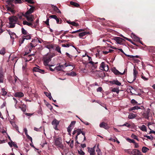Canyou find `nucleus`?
Wrapping results in <instances>:
<instances>
[{
	"mask_svg": "<svg viewBox=\"0 0 155 155\" xmlns=\"http://www.w3.org/2000/svg\"><path fill=\"white\" fill-rule=\"evenodd\" d=\"M113 40L115 41L117 44H121L124 40L120 37H115L113 38Z\"/></svg>",
	"mask_w": 155,
	"mask_h": 155,
	"instance_id": "9d476101",
	"label": "nucleus"
},
{
	"mask_svg": "<svg viewBox=\"0 0 155 155\" xmlns=\"http://www.w3.org/2000/svg\"><path fill=\"white\" fill-rule=\"evenodd\" d=\"M9 28H13L15 26V24L18 20V18L15 16H11L9 18Z\"/></svg>",
	"mask_w": 155,
	"mask_h": 155,
	"instance_id": "f257e3e1",
	"label": "nucleus"
},
{
	"mask_svg": "<svg viewBox=\"0 0 155 155\" xmlns=\"http://www.w3.org/2000/svg\"><path fill=\"white\" fill-rule=\"evenodd\" d=\"M71 23V25L76 27L78 26L79 25L78 23H75L74 21H72Z\"/></svg>",
	"mask_w": 155,
	"mask_h": 155,
	"instance_id": "37998d69",
	"label": "nucleus"
},
{
	"mask_svg": "<svg viewBox=\"0 0 155 155\" xmlns=\"http://www.w3.org/2000/svg\"><path fill=\"white\" fill-rule=\"evenodd\" d=\"M99 126L100 127L103 128L105 129H107L109 128L108 124L104 122L100 123Z\"/></svg>",
	"mask_w": 155,
	"mask_h": 155,
	"instance_id": "9b49d317",
	"label": "nucleus"
},
{
	"mask_svg": "<svg viewBox=\"0 0 155 155\" xmlns=\"http://www.w3.org/2000/svg\"><path fill=\"white\" fill-rule=\"evenodd\" d=\"M47 48L48 49H51L53 48L54 46L52 45H47L46 46Z\"/></svg>",
	"mask_w": 155,
	"mask_h": 155,
	"instance_id": "13d9d810",
	"label": "nucleus"
},
{
	"mask_svg": "<svg viewBox=\"0 0 155 155\" xmlns=\"http://www.w3.org/2000/svg\"><path fill=\"white\" fill-rule=\"evenodd\" d=\"M89 34L90 32H89L84 31L79 33L78 36L80 37H81Z\"/></svg>",
	"mask_w": 155,
	"mask_h": 155,
	"instance_id": "412c9836",
	"label": "nucleus"
},
{
	"mask_svg": "<svg viewBox=\"0 0 155 155\" xmlns=\"http://www.w3.org/2000/svg\"><path fill=\"white\" fill-rule=\"evenodd\" d=\"M33 71H34L38 72L42 74L45 73V71L44 70L41 69L37 67H34L33 68Z\"/></svg>",
	"mask_w": 155,
	"mask_h": 155,
	"instance_id": "ddd939ff",
	"label": "nucleus"
},
{
	"mask_svg": "<svg viewBox=\"0 0 155 155\" xmlns=\"http://www.w3.org/2000/svg\"><path fill=\"white\" fill-rule=\"evenodd\" d=\"M87 149L88 152L90 153V154L91 153H95V150L93 148L88 147Z\"/></svg>",
	"mask_w": 155,
	"mask_h": 155,
	"instance_id": "c85d7f7f",
	"label": "nucleus"
},
{
	"mask_svg": "<svg viewBox=\"0 0 155 155\" xmlns=\"http://www.w3.org/2000/svg\"><path fill=\"white\" fill-rule=\"evenodd\" d=\"M14 3L15 4L18 3H22V1L21 0H15L14 1Z\"/></svg>",
	"mask_w": 155,
	"mask_h": 155,
	"instance_id": "6e6d98bb",
	"label": "nucleus"
},
{
	"mask_svg": "<svg viewBox=\"0 0 155 155\" xmlns=\"http://www.w3.org/2000/svg\"><path fill=\"white\" fill-rule=\"evenodd\" d=\"M121 126H126L130 128L131 126V125L130 124H129L127 123H126L123 125H122Z\"/></svg>",
	"mask_w": 155,
	"mask_h": 155,
	"instance_id": "49530a36",
	"label": "nucleus"
},
{
	"mask_svg": "<svg viewBox=\"0 0 155 155\" xmlns=\"http://www.w3.org/2000/svg\"><path fill=\"white\" fill-rule=\"evenodd\" d=\"M24 17L26 18L27 20L29 22L32 23L34 20V16L33 15H24Z\"/></svg>",
	"mask_w": 155,
	"mask_h": 155,
	"instance_id": "423d86ee",
	"label": "nucleus"
},
{
	"mask_svg": "<svg viewBox=\"0 0 155 155\" xmlns=\"http://www.w3.org/2000/svg\"><path fill=\"white\" fill-rule=\"evenodd\" d=\"M22 36L23 37V38H25V39L29 40L31 38L30 35L29 34L25 35H23Z\"/></svg>",
	"mask_w": 155,
	"mask_h": 155,
	"instance_id": "c756f323",
	"label": "nucleus"
},
{
	"mask_svg": "<svg viewBox=\"0 0 155 155\" xmlns=\"http://www.w3.org/2000/svg\"><path fill=\"white\" fill-rule=\"evenodd\" d=\"M14 0H8L6 1L7 3L9 6H6V8L8 11H10L12 8H14V5L12 4Z\"/></svg>",
	"mask_w": 155,
	"mask_h": 155,
	"instance_id": "7ed1b4c3",
	"label": "nucleus"
},
{
	"mask_svg": "<svg viewBox=\"0 0 155 155\" xmlns=\"http://www.w3.org/2000/svg\"><path fill=\"white\" fill-rule=\"evenodd\" d=\"M55 70L57 71H58L62 70L60 67L59 65L58 66L55 68Z\"/></svg>",
	"mask_w": 155,
	"mask_h": 155,
	"instance_id": "c03bdc74",
	"label": "nucleus"
},
{
	"mask_svg": "<svg viewBox=\"0 0 155 155\" xmlns=\"http://www.w3.org/2000/svg\"><path fill=\"white\" fill-rule=\"evenodd\" d=\"M60 121L56 119H54L52 122V124L54 125H58L59 124Z\"/></svg>",
	"mask_w": 155,
	"mask_h": 155,
	"instance_id": "5701e85b",
	"label": "nucleus"
},
{
	"mask_svg": "<svg viewBox=\"0 0 155 155\" xmlns=\"http://www.w3.org/2000/svg\"><path fill=\"white\" fill-rule=\"evenodd\" d=\"M102 90V88L101 87H99L97 89V92H101Z\"/></svg>",
	"mask_w": 155,
	"mask_h": 155,
	"instance_id": "774afa93",
	"label": "nucleus"
},
{
	"mask_svg": "<svg viewBox=\"0 0 155 155\" xmlns=\"http://www.w3.org/2000/svg\"><path fill=\"white\" fill-rule=\"evenodd\" d=\"M112 91L118 93L119 92V90L118 89V88H114L112 89Z\"/></svg>",
	"mask_w": 155,
	"mask_h": 155,
	"instance_id": "e433bc0d",
	"label": "nucleus"
},
{
	"mask_svg": "<svg viewBox=\"0 0 155 155\" xmlns=\"http://www.w3.org/2000/svg\"><path fill=\"white\" fill-rule=\"evenodd\" d=\"M7 90L5 88H2V91L1 93L3 96H5L7 95Z\"/></svg>",
	"mask_w": 155,
	"mask_h": 155,
	"instance_id": "393cba45",
	"label": "nucleus"
},
{
	"mask_svg": "<svg viewBox=\"0 0 155 155\" xmlns=\"http://www.w3.org/2000/svg\"><path fill=\"white\" fill-rule=\"evenodd\" d=\"M81 129H77V135L78 136L81 132Z\"/></svg>",
	"mask_w": 155,
	"mask_h": 155,
	"instance_id": "a19ab883",
	"label": "nucleus"
},
{
	"mask_svg": "<svg viewBox=\"0 0 155 155\" xmlns=\"http://www.w3.org/2000/svg\"><path fill=\"white\" fill-rule=\"evenodd\" d=\"M131 153L133 155H142L141 152L140 151L137 149H134L131 151Z\"/></svg>",
	"mask_w": 155,
	"mask_h": 155,
	"instance_id": "4468645a",
	"label": "nucleus"
},
{
	"mask_svg": "<svg viewBox=\"0 0 155 155\" xmlns=\"http://www.w3.org/2000/svg\"><path fill=\"white\" fill-rule=\"evenodd\" d=\"M147 125H148V127L149 128V129L150 130H151L150 128H151V126H152V125H153V124L151 122L149 123Z\"/></svg>",
	"mask_w": 155,
	"mask_h": 155,
	"instance_id": "bf43d9fd",
	"label": "nucleus"
},
{
	"mask_svg": "<svg viewBox=\"0 0 155 155\" xmlns=\"http://www.w3.org/2000/svg\"><path fill=\"white\" fill-rule=\"evenodd\" d=\"M139 127L142 131H145V126L144 125H143L142 126H140Z\"/></svg>",
	"mask_w": 155,
	"mask_h": 155,
	"instance_id": "4c0bfd02",
	"label": "nucleus"
},
{
	"mask_svg": "<svg viewBox=\"0 0 155 155\" xmlns=\"http://www.w3.org/2000/svg\"><path fill=\"white\" fill-rule=\"evenodd\" d=\"M57 17V16L55 15H50L49 17V18H53L55 19Z\"/></svg>",
	"mask_w": 155,
	"mask_h": 155,
	"instance_id": "8fccbe9b",
	"label": "nucleus"
},
{
	"mask_svg": "<svg viewBox=\"0 0 155 155\" xmlns=\"http://www.w3.org/2000/svg\"><path fill=\"white\" fill-rule=\"evenodd\" d=\"M55 50L57 51L58 52L61 53V48L59 46H57L55 48Z\"/></svg>",
	"mask_w": 155,
	"mask_h": 155,
	"instance_id": "ea45409f",
	"label": "nucleus"
},
{
	"mask_svg": "<svg viewBox=\"0 0 155 155\" xmlns=\"http://www.w3.org/2000/svg\"><path fill=\"white\" fill-rule=\"evenodd\" d=\"M51 57L49 56H47L44 58V64L45 66L48 65V64L51 60Z\"/></svg>",
	"mask_w": 155,
	"mask_h": 155,
	"instance_id": "0eeeda50",
	"label": "nucleus"
},
{
	"mask_svg": "<svg viewBox=\"0 0 155 155\" xmlns=\"http://www.w3.org/2000/svg\"><path fill=\"white\" fill-rule=\"evenodd\" d=\"M14 96L15 97H21L24 96V94L21 92H17L15 93Z\"/></svg>",
	"mask_w": 155,
	"mask_h": 155,
	"instance_id": "2eb2a0df",
	"label": "nucleus"
},
{
	"mask_svg": "<svg viewBox=\"0 0 155 155\" xmlns=\"http://www.w3.org/2000/svg\"><path fill=\"white\" fill-rule=\"evenodd\" d=\"M70 75L74 76L76 75V73L74 71H72L70 73L68 74Z\"/></svg>",
	"mask_w": 155,
	"mask_h": 155,
	"instance_id": "09e8293b",
	"label": "nucleus"
},
{
	"mask_svg": "<svg viewBox=\"0 0 155 155\" xmlns=\"http://www.w3.org/2000/svg\"><path fill=\"white\" fill-rule=\"evenodd\" d=\"M45 23L46 24L47 26H50L49 25V19L48 18L47 19V20L46 21H44Z\"/></svg>",
	"mask_w": 155,
	"mask_h": 155,
	"instance_id": "4d7b16f0",
	"label": "nucleus"
},
{
	"mask_svg": "<svg viewBox=\"0 0 155 155\" xmlns=\"http://www.w3.org/2000/svg\"><path fill=\"white\" fill-rule=\"evenodd\" d=\"M4 74L3 73H0V83L4 82Z\"/></svg>",
	"mask_w": 155,
	"mask_h": 155,
	"instance_id": "4be33fe9",
	"label": "nucleus"
},
{
	"mask_svg": "<svg viewBox=\"0 0 155 155\" xmlns=\"http://www.w3.org/2000/svg\"><path fill=\"white\" fill-rule=\"evenodd\" d=\"M48 66H49V69L51 71H53L55 70V68L54 69H53L52 68H51V66H53V65H48Z\"/></svg>",
	"mask_w": 155,
	"mask_h": 155,
	"instance_id": "052dcab7",
	"label": "nucleus"
},
{
	"mask_svg": "<svg viewBox=\"0 0 155 155\" xmlns=\"http://www.w3.org/2000/svg\"><path fill=\"white\" fill-rule=\"evenodd\" d=\"M76 123L75 121H72L67 128V131L68 132H71V130L74 127V125Z\"/></svg>",
	"mask_w": 155,
	"mask_h": 155,
	"instance_id": "1a4fd4ad",
	"label": "nucleus"
},
{
	"mask_svg": "<svg viewBox=\"0 0 155 155\" xmlns=\"http://www.w3.org/2000/svg\"><path fill=\"white\" fill-rule=\"evenodd\" d=\"M135 117V115L134 114H132L131 115L129 114L128 116V117L130 119H132Z\"/></svg>",
	"mask_w": 155,
	"mask_h": 155,
	"instance_id": "a18cd8bd",
	"label": "nucleus"
},
{
	"mask_svg": "<svg viewBox=\"0 0 155 155\" xmlns=\"http://www.w3.org/2000/svg\"><path fill=\"white\" fill-rule=\"evenodd\" d=\"M70 4L71 5L75 7H78L79 6V4L73 1H71L70 2Z\"/></svg>",
	"mask_w": 155,
	"mask_h": 155,
	"instance_id": "a878e982",
	"label": "nucleus"
},
{
	"mask_svg": "<svg viewBox=\"0 0 155 155\" xmlns=\"http://www.w3.org/2000/svg\"><path fill=\"white\" fill-rule=\"evenodd\" d=\"M25 14H24L23 13H20L18 14V17L20 19H21L22 18V16H24Z\"/></svg>",
	"mask_w": 155,
	"mask_h": 155,
	"instance_id": "58836bf2",
	"label": "nucleus"
},
{
	"mask_svg": "<svg viewBox=\"0 0 155 155\" xmlns=\"http://www.w3.org/2000/svg\"><path fill=\"white\" fill-rule=\"evenodd\" d=\"M23 24L24 25H27L32 28L33 23L31 22H28L27 21L24 20L23 21Z\"/></svg>",
	"mask_w": 155,
	"mask_h": 155,
	"instance_id": "dca6fc26",
	"label": "nucleus"
},
{
	"mask_svg": "<svg viewBox=\"0 0 155 155\" xmlns=\"http://www.w3.org/2000/svg\"><path fill=\"white\" fill-rule=\"evenodd\" d=\"M7 31L8 32L9 34L10 35L11 38H13L12 37L14 36L15 37L16 36V34L14 32H12L10 30H7ZM13 38H14L13 37Z\"/></svg>",
	"mask_w": 155,
	"mask_h": 155,
	"instance_id": "7c9ffc66",
	"label": "nucleus"
},
{
	"mask_svg": "<svg viewBox=\"0 0 155 155\" xmlns=\"http://www.w3.org/2000/svg\"><path fill=\"white\" fill-rule=\"evenodd\" d=\"M109 82L110 84H115L119 86L121 85V83L117 79L110 81Z\"/></svg>",
	"mask_w": 155,
	"mask_h": 155,
	"instance_id": "f8f14e48",
	"label": "nucleus"
},
{
	"mask_svg": "<svg viewBox=\"0 0 155 155\" xmlns=\"http://www.w3.org/2000/svg\"><path fill=\"white\" fill-rule=\"evenodd\" d=\"M8 144L9 145L10 147H12V146H13V147H15L16 148H18V147L16 144L15 143L13 142L11 140V141L9 142H8Z\"/></svg>",
	"mask_w": 155,
	"mask_h": 155,
	"instance_id": "f3484780",
	"label": "nucleus"
},
{
	"mask_svg": "<svg viewBox=\"0 0 155 155\" xmlns=\"http://www.w3.org/2000/svg\"><path fill=\"white\" fill-rule=\"evenodd\" d=\"M21 32L22 34L25 35L28 34L27 32V31L25 29L23 28H21Z\"/></svg>",
	"mask_w": 155,
	"mask_h": 155,
	"instance_id": "f704fd0d",
	"label": "nucleus"
},
{
	"mask_svg": "<svg viewBox=\"0 0 155 155\" xmlns=\"http://www.w3.org/2000/svg\"><path fill=\"white\" fill-rule=\"evenodd\" d=\"M84 29H80L78 30H77V31H73L72 32H70V33H71V34H74V33H75L77 32H80L83 31H84Z\"/></svg>",
	"mask_w": 155,
	"mask_h": 155,
	"instance_id": "c9c22d12",
	"label": "nucleus"
},
{
	"mask_svg": "<svg viewBox=\"0 0 155 155\" xmlns=\"http://www.w3.org/2000/svg\"><path fill=\"white\" fill-rule=\"evenodd\" d=\"M19 108L24 112L26 111V106L24 104H23L21 106H19Z\"/></svg>",
	"mask_w": 155,
	"mask_h": 155,
	"instance_id": "bb28decb",
	"label": "nucleus"
},
{
	"mask_svg": "<svg viewBox=\"0 0 155 155\" xmlns=\"http://www.w3.org/2000/svg\"><path fill=\"white\" fill-rule=\"evenodd\" d=\"M73 143H74V140H71V142L70 143V145H69L70 147H71L72 148L73 147V145H74Z\"/></svg>",
	"mask_w": 155,
	"mask_h": 155,
	"instance_id": "0e129e2a",
	"label": "nucleus"
},
{
	"mask_svg": "<svg viewBox=\"0 0 155 155\" xmlns=\"http://www.w3.org/2000/svg\"><path fill=\"white\" fill-rule=\"evenodd\" d=\"M112 71L116 75H118L120 73V72L115 68H114L112 69Z\"/></svg>",
	"mask_w": 155,
	"mask_h": 155,
	"instance_id": "cd10ccee",
	"label": "nucleus"
},
{
	"mask_svg": "<svg viewBox=\"0 0 155 155\" xmlns=\"http://www.w3.org/2000/svg\"><path fill=\"white\" fill-rule=\"evenodd\" d=\"M51 7L53 8L54 10L56 12L58 13H61V12L60 10L56 6H54V5H51Z\"/></svg>",
	"mask_w": 155,
	"mask_h": 155,
	"instance_id": "6ab92c4d",
	"label": "nucleus"
},
{
	"mask_svg": "<svg viewBox=\"0 0 155 155\" xmlns=\"http://www.w3.org/2000/svg\"><path fill=\"white\" fill-rule=\"evenodd\" d=\"M5 53V49L4 48L2 49V50L0 51V54L4 55Z\"/></svg>",
	"mask_w": 155,
	"mask_h": 155,
	"instance_id": "3c124183",
	"label": "nucleus"
},
{
	"mask_svg": "<svg viewBox=\"0 0 155 155\" xmlns=\"http://www.w3.org/2000/svg\"><path fill=\"white\" fill-rule=\"evenodd\" d=\"M25 40V38H23L22 36L21 38H20V39L19 40V46H20L21 45V44L23 43Z\"/></svg>",
	"mask_w": 155,
	"mask_h": 155,
	"instance_id": "2f4dec72",
	"label": "nucleus"
},
{
	"mask_svg": "<svg viewBox=\"0 0 155 155\" xmlns=\"http://www.w3.org/2000/svg\"><path fill=\"white\" fill-rule=\"evenodd\" d=\"M146 137L151 140L153 139V137L151 135L150 136H146Z\"/></svg>",
	"mask_w": 155,
	"mask_h": 155,
	"instance_id": "603ef678",
	"label": "nucleus"
},
{
	"mask_svg": "<svg viewBox=\"0 0 155 155\" xmlns=\"http://www.w3.org/2000/svg\"><path fill=\"white\" fill-rule=\"evenodd\" d=\"M99 74H100V77H104L105 76V73L102 71H98Z\"/></svg>",
	"mask_w": 155,
	"mask_h": 155,
	"instance_id": "473e14b6",
	"label": "nucleus"
},
{
	"mask_svg": "<svg viewBox=\"0 0 155 155\" xmlns=\"http://www.w3.org/2000/svg\"><path fill=\"white\" fill-rule=\"evenodd\" d=\"M100 68L102 70L107 71L108 70V66L104 62H102L101 64Z\"/></svg>",
	"mask_w": 155,
	"mask_h": 155,
	"instance_id": "20e7f679",
	"label": "nucleus"
},
{
	"mask_svg": "<svg viewBox=\"0 0 155 155\" xmlns=\"http://www.w3.org/2000/svg\"><path fill=\"white\" fill-rule=\"evenodd\" d=\"M60 18H58V17L55 19L57 24H60L61 23V21H62L61 20L60 21Z\"/></svg>",
	"mask_w": 155,
	"mask_h": 155,
	"instance_id": "79ce46f5",
	"label": "nucleus"
},
{
	"mask_svg": "<svg viewBox=\"0 0 155 155\" xmlns=\"http://www.w3.org/2000/svg\"><path fill=\"white\" fill-rule=\"evenodd\" d=\"M133 71V74L134 76V81L136 80V76L138 74V72L136 70V69L135 67L134 68Z\"/></svg>",
	"mask_w": 155,
	"mask_h": 155,
	"instance_id": "b1692460",
	"label": "nucleus"
},
{
	"mask_svg": "<svg viewBox=\"0 0 155 155\" xmlns=\"http://www.w3.org/2000/svg\"><path fill=\"white\" fill-rule=\"evenodd\" d=\"M29 6H30L31 8L25 12V15H29L33 13L35 10V6L31 5H30Z\"/></svg>",
	"mask_w": 155,
	"mask_h": 155,
	"instance_id": "6e6552de",
	"label": "nucleus"
},
{
	"mask_svg": "<svg viewBox=\"0 0 155 155\" xmlns=\"http://www.w3.org/2000/svg\"><path fill=\"white\" fill-rule=\"evenodd\" d=\"M89 63L91 64L92 65L94 69H96L97 67V64L98 63L97 62H94L92 61H90L89 62Z\"/></svg>",
	"mask_w": 155,
	"mask_h": 155,
	"instance_id": "aec40b11",
	"label": "nucleus"
},
{
	"mask_svg": "<svg viewBox=\"0 0 155 155\" xmlns=\"http://www.w3.org/2000/svg\"><path fill=\"white\" fill-rule=\"evenodd\" d=\"M131 103L133 104H137V102L134 99H132L131 101Z\"/></svg>",
	"mask_w": 155,
	"mask_h": 155,
	"instance_id": "5fc2aeb1",
	"label": "nucleus"
},
{
	"mask_svg": "<svg viewBox=\"0 0 155 155\" xmlns=\"http://www.w3.org/2000/svg\"><path fill=\"white\" fill-rule=\"evenodd\" d=\"M131 137L132 138L134 139H137V136L135 135V134H132L131 135Z\"/></svg>",
	"mask_w": 155,
	"mask_h": 155,
	"instance_id": "338daca9",
	"label": "nucleus"
},
{
	"mask_svg": "<svg viewBox=\"0 0 155 155\" xmlns=\"http://www.w3.org/2000/svg\"><path fill=\"white\" fill-rule=\"evenodd\" d=\"M78 153L80 155H84L85 153L81 150L78 151Z\"/></svg>",
	"mask_w": 155,
	"mask_h": 155,
	"instance_id": "de8ad7c7",
	"label": "nucleus"
},
{
	"mask_svg": "<svg viewBox=\"0 0 155 155\" xmlns=\"http://www.w3.org/2000/svg\"><path fill=\"white\" fill-rule=\"evenodd\" d=\"M71 45L69 43L67 44H62V46L63 47H69Z\"/></svg>",
	"mask_w": 155,
	"mask_h": 155,
	"instance_id": "864d4df0",
	"label": "nucleus"
},
{
	"mask_svg": "<svg viewBox=\"0 0 155 155\" xmlns=\"http://www.w3.org/2000/svg\"><path fill=\"white\" fill-rule=\"evenodd\" d=\"M54 144L58 148L63 150L64 146L62 144V140L61 137H58L55 140Z\"/></svg>",
	"mask_w": 155,
	"mask_h": 155,
	"instance_id": "f03ea898",
	"label": "nucleus"
},
{
	"mask_svg": "<svg viewBox=\"0 0 155 155\" xmlns=\"http://www.w3.org/2000/svg\"><path fill=\"white\" fill-rule=\"evenodd\" d=\"M27 138L29 140L31 141L32 142V139L31 137L30 136L28 135L26 136Z\"/></svg>",
	"mask_w": 155,
	"mask_h": 155,
	"instance_id": "69168bd1",
	"label": "nucleus"
},
{
	"mask_svg": "<svg viewBox=\"0 0 155 155\" xmlns=\"http://www.w3.org/2000/svg\"><path fill=\"white\" fill-rule=\"evenodd\" d=\"M37 42L36 40L35 39L31 41V43H30L29 44L31 48L29 49L28 53H29L31 52L32 48L35 47V46H36L37 44L36 43H35V42Z\"/></svg>",
	"mask_w": 155,
	"mask_h": 155,
	"instance_id": "39448f33",
	"label": "nucleus"
},
{
	"mask_svg": "<svg viewBox=\"0 0 155 155\" xmlns=\"http://www.w3.org/2000/svg\"><path fill=\"white\" fill-rule=\"evenodd\" d=\"M25 1L28 2V3L30 4L34 3V2L33 1V0H25Z\"/></svg>",
	"mask_w": 155,
	"mask_h": 155,
	"instance_id": "e2e57ef3",
	"label": "nucleus"
},
{
	"mask_svg": "<svg viewBox=\"0 0 155 155\" xmlns=\"http://www.w3.org/2000/svg\"><path fill=\"white\" fill-rule=\"evenodd\" d=\"M96 151L97 152V155H102L100 149H99V150H98L97 149Z\"/></svg>",
	"mask_w": 155,
	"mask_h": 155,
	"instance_id": "680f3d73",
	"label": "nucleus"
},
{
	"mask_svg": "<svg viewBox=\"0 0 155 155\" xmlns=\"http://www.w3.org/2000/svg\"><path fill=\"white\" fill-rule=\"evenodd\" d=\"M39 19H37L35 22H32L33 23V26H32V28H35L37 27L39 25Z\"/></svg>",
	"mask_w": 155,
	"mask_h": 155,
	"instance_id": "a211bd4d",
	"label": "nucleus"
},
{
	"mask_svg": "<svg viewBox=\"0 0 155 155\" xmlns=\"http://www.w3.org/2000/svg\"><path fill=\"white\" fill-rule=\"evenodd\" d=\"M132 37V38H133L135 41H140V38L136 35H133Z\"/></svg>",
	"mask_w": 155,
	"mask_h": 155,
	"instance_id": "72a5a7b5",
	"label": "nucleus"
}]
</instances>
